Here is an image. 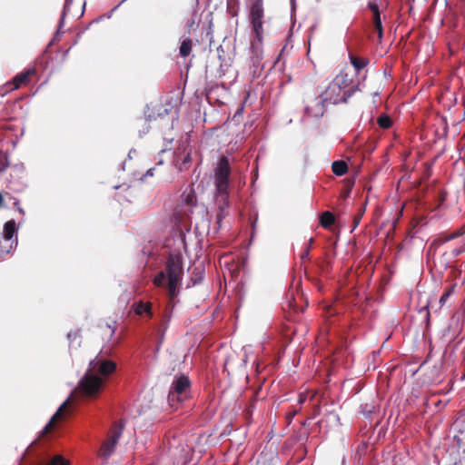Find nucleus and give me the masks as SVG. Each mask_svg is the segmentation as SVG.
<instances>
[{
  "instance_id": "obj_1",
  "label": "nucleus",
  "mask_w": 465,
  "mask_h": 465,
  "mask_svg": "<svg viewBox=\"0 0 465 465\" xmlns=\"http://www.w3.org/2000/svg\"><path fill=\"white\" fill-rule=\"evenodd\" d=\"M116 369V364L111 361L97 355L89 363V368L84 377L80 380L77 386V392L85 397L95 398L99 394L103 384L104 379L97 376V373L102 376H108L112 374Z\"/></svg>"
},
{
  "instance_id": "obj_2",
  "label": "nucleus",
  "mask_w": 465,
  "mask_h": 465,
  "mask_svg": "<svg viewBox=\"0 0 465 465\" xmlns=\"http://www.w3.org/2000/svg\"><path fill=\"white\" fill-rule=\"evenodd\" d=\"M230 175L229 159L222 156L213 169L214 200L220 211L217 214L218 223L223 219L224 212L230 205Z\"/></svg>"
},
{
  "instance_id": "obj_3",
  "label": "nucleus",
  "mask_w": 465,
  "mask_h": 465,
  "mask_svg": "<svg viewBox=\"0 0 465 465\" xmlns=\"http://www.w3.org/2000/svg\"><path fill=\"white\" fill-rule=\"evenodd\" d=\"M165 271L168 280V292L171 298L178 294V287L183 276V257L179 253L170 254L166 261Z\"/></svg>"
},
{
  "instance_id": "obj_4",
  "label": "nucleus",
  "mask_w": 465,
  "mask_h": 465,
  "mask_svg": "<svg viewBox=\"0 0 465 465\" xmlns=\"http://www.w3.org/2000/svg\"><path fill=\"white\" fill-rule=\"evenodd\" d=\"M191 397V381L184 374L175 375L168 394L169 404L178 408L179 404Z\"/></svg>"
},
{
  "instance_id": "obj_5",
  "label": "nucleus",
  "mask_w": 465,
  "mask_h": 465,
  "mask_svg": "<svg viewBox=\"0 0 465 465\" xmlns=\"http://www.w3.org/2000/svg\"><path fill=\"white\" fill-rule=\"evenodd\" d=\"M249 22L253 35L263 34L264 9L262 0H255L250 6Z\"/></svg>"
},
{
  "instance_id": "obj_6",
  "label": "nucleus",
  "mask_w": 465,
  "mask_h": 465,
  "mask_svg": "<svg viewBox=\"0 0 465 465\" xmlns=\"http://www.w3.org/2000/svg\"><path fill=\"white\" fill-rule=\"evenodd\" d=\"M124 425L119 422L114 425L108 439L102 444L100 456L107 460L114 451L118 440L122 435Z\"/></svg>"
},
{
  "instance_id": "obj_7",
  "label": "nucleus",
  "mask_w": 465,
  "mask_h": 465,
  "mask_svg": "<svg viewBox=\"0 0 465 465\" xmlns=\"http://www.w3.org/2000/svg\"><path fill=\"white\" fill-rule=\"evenodd\" d=\"M304 103L305 117L320 118L323 115L326 102L322 99L321 95L315 97H313L312 94L306 95Z\"/></svg>"
},
{
  "instance_id": "obj_8",
  "label": "nucleus",
  "mask_w": 465,
  "mask_h": 465,
  "mask_svg": "<svg viewBox=\"0 0 465 465\" xmlns=\"http://www.w3.org/2000/svg\"><path fill=\"white\" fill-rule=\"evenodd\" d=\"M321 96L326 104H338L341 103H346L350 94L348 92L340 91L336 84L330 83Z\"/></svg>"
},
{
  "instance_id": "obj_9",
  "label": "nucleus",
  "mask_w": 465,
  "mask_h": 465,
  "mask_svg": "<svg viewBox=\"0 0 465 465\" xmlns=\"http://www.w3.org/2000/svg\"><path fill=\"white\" fill-rule=\"evenodd\" d=\"M368 8L372 12V24H373L374 29L377 31L378 39H379V42L381 43L382 40V37H383V29H382V24H381L379 5L376 1L370 0L368 2Z\"/></svg>"
},
{
  "instance_id": "obj_10",
  "label": "nucleus",
  "mask_w": 465,
  "mask_h": 465,
  "mask_svg": "<svg viewBox=\"0 0 465 465\" xmlns=\"http://www.w3.org/2000/svg\"><path fill=\"white\" fill-rule=\"evenodd\" d=\"M182 203L185 207L184 213L189 215L193 213V209L196 206L197 196L195 192L190 188L186 189L182 194Z\"/></svg>"
},
{
  "instance_id": "obj_11",
  "label": "nucleus",
  "mask_w": 465,
  "mask_h": 465,
  "mask_svg": "<svg viewBox=\"0 0 465 465\" xmlns=\"http://www.w3.org/2000/svg\"><path fill=\"white\" fill-rule=\"evenodd\" d=\"M253 35V40L251 43V52L253 58H255L256 61H260L262 59V53L263 34H261L260 37L256 35Z\"/></svg>"
},
{
  "instance_id": "obj_12",
  "label": "nucleus",
  "mask_w": 465,
  "mask_h": 465,
  "mask_svg": "<svg viewBox=\"0 0 465 465\" xmlns=\"http://www.w3.org/2000/svg\"><path fill=\"white\" fill-rule=\"evenodd\" d=\"M35 73V70H26L25 72H22L20 73L19 74H17L14 80H13V84H14V87H12V89H17L19 88L22 84H25L28 82V79H29V76L31 74H33Z\"/></svg>"
},
{
  "instance_id": "obj_13",
  "label": "nucleus",
  "mask_w": 465,
  "mask_h": 465,
  "mask_svg": "<svg viewBox=\"0 0 465 465\" xmlns=\"http://www.w3.org/2000/svg\"><path fill=\"white\" fill-rule=\"evenodd\" d=\"M134 311L137 315H143V313H147L149 316H152L151 308L152 305L150 302H135L133 305Z\"/></svg>"
},
{
  "instance_id": "obj_14",
  "label": "nucleus",
  "mask_w": 465,
  "mask_h": 465,
  "mask_svg": "<svg viewBox=\"0 0 465 465\" xmlns=\"http://www.w3.org/2000/svg\"><path fill=\"white\" fill-rule=\"evenodd\" d=\"M351 64L354 67L357 73L362 70L369 63L368 59L358 57L352 54L349 55Z\"/></svg>"
},
{
  "instance_id": "obj_15",
  "label": "nucleus",
  "mask_w": 465,
  "mask_h": 465,
  "mask_svg": "<svg viewBox=\"0 0 465 465\" xmlns=\"http://www.w3.org/2000/svg\"><path fill=\"white\" fill-rule=\"evenodd\" d=\"M68 401H64L60 407L59 409L56 411V412L54 414V416L52 417V419L49 420V422L45 425V429H44V432L45 433H47L49 430H52V428L54 427L55 421L57 420H59L61 417H62V412H63V410L64 408L66 406Z\"/></svg>"
},
{
  "instance_id": "obj_16",
  "label": "nucleus",
  "mask_w": 465,
  "mask_h": 465,
  "mask_svg": "<svg viewBox=\"0 0 465 465\" xmlns=\"http://www.w3.org/2000/svg\"><path fill=\"white\" fill-rule=\"evenodd\" d=\"M334 215L329 211L323 212L320 216V223L325 229L330 228L334 223Z\"/></svg>"
},
{
  "instance_id": "obj_17",
  "label": "nucleus",
  "mask_w": 465,
  "mask_h": 465,
  "mask_svg": "<svg viewBox=\"0 0 465 465\" xmlns=\"http://www.w3.org/2000/svg\"><path fill=\"white\" fill-rule=\"evenodd\" d=\"M447 200V193L443 190V189H440L438 191L437 193V195H436V198H435V207H434V211H442L445 207H444V203L445 201Z\"/></svg>"
},
{
  "instance_id": "obj_18",
  "label": "nucleus",
  "mask_w": 465,
  "mask_h": 465,
  "mask_svg": "<svg viewBox=\"0 0 465 465\" xmlns=\"http://www.w3.org/2000/svg\"><path fill=\"white\" fill-rule=\"evenodd\" d=\"M331 170L337 176H341L347 173L348 165L344 161H335L332 163Z\"/></svg>"
},
{
  "instance_id": "obj_19",
  "label": "nucleus",
  "mask_w": 465,
  "mask_h": 465,
  "mask_svg": "<svg viewBox=\"0 0 465 465\" xmlns=\"http://www.w3.org/2000/svg\"><path fill=\"white\" fill-rule=\"evenodd\" d=\"M349 82L350 81L348 79V76L346 74H338L331 83L336 84L340 91L347 92L345 89L348 87Z\"/></svg>"
},
{
  "instance_id": "obj_20",
  "label": "nucleus",
  "mask_w": 465,
  "mask_h": 465,
  "mask_svg": "<svg viewBox=\"0 0 465 465\" xmlns=\"http://www.w3.org/2000/svg\"><path fill=\"white\" fill-rule=\"evenodd\" d=\"M15 221H8L4 225V238L5 240H11L15 233Z\"/></svg>"
},
{
  "instance_id": "obj_21",
  "label": "nucleus",
  "mask_w": 465,
  "mask_h": 465,
  "mask_svg": "<svg viewBox=\"0 0 465 465\" xmlns=\"http://www.w3.org/2000/svg\"><path fill=\"white\" fill-rule=\"evenodd\" d=\"M192 47H193V42L191 39L183 40L180 45V50H179L181 56L187 57L192 51Z\"/></svg>"
},
{
  "instance_id": "obj_22",
  "label": "nucleus",
  "mask_w": 465,
  "mask_h": 465,
  "mask_svg": "<svg viewBox=\"0 0 465 465\" xmlns=\"http://www.w3.org/2000/svg\"><path fill=\"white\" fill-rule=\"evenodd\" d=\"M455 288H456V283H453L449 287V289L446 292H443V294L441 295V297L440 298V301H439L440 308H441L442 306L445 305L449 297L454 293Z\"/></svg>"
},
{
  "instance_id": "obj_23",
  "label": "nucleus",
  "mask_w": 465,
  "mask_h": 465,
  "mask_svg": "<svg viewBox=\"0 0 465 465\" xmlns=\"http://www.w3.org/2000/svg\"><path fill=\"white\" fill-rule=\"evenodd\" d=\"M46 465H69V460L62 455H54Z\"/></svg>"
},
{
  "instance_id": "obj_24",
  "label": "nucleus",
  "mask_w": 465,
  "mask_h": 465,
  "mask_svg": "<svg viewBox=\"0 0 465 465\" xmlns=\"http://www.w3.org/2000/svg\"><path fill=\"white\" fill-rule=\"evenodd\" d=\"M377 123H378L379 126L383 128V129H388V128H390L391 126V120L386 114L381 115L378 118Z\"/></svg>"
},
{
  "instance_id": "obj_25",
  "label": "nucleus",
  "mask_w": 465,
  "mask_h": 465,
  "mask_svg": "<svg viewBox=\"0 0 465 465\" xmlns=\"http://www.w3.org/2000/svg\"><path fill=\"white\" fill-rule=\"evenodd\" d=\"M166 272H160L153 279V283L157 287L163 286L165 280H166Z\"/></svg>"
},
{
  "instance_id": "obj_26",
  "label": "nucleus",
  "mask_w": 465,
  "mask_h": 465,
  "mask_svg": "<svg viewBox=\"0 0 465 465\" xmlns=\"http://www.w3.org/2000/svg\"><path fill=\"white\" fill-rule=\"evenodd\" d=\"M191 162V155L190 153H186V155H184V157L183 158L182 160V163H179V159H177V165L179 166V169L182 171L183 170L186 165Z\"/></svg>"
},
{
  "instance_id": "obj_27",
  "label": "nucleus",
  "mask_w": 465,
  "mask_h": 465,
  "mask_svg": "<svg viewBox=\"0 0 465 465\" xmlns=\"http://www.w3.org/2000/svg\"><path fill=\"white\" fill-rule=\"evenodd\" d=\"M464 251H465V245H462L459 248H454L452 250V254H453V256L456 257V256H459L460 253H462Z\"/></svg>"
},
{
  "instance_id": "obj_28",
  "label": "nucleus",
  "mask_w": 465,
  "mask_h": 465,
  "mask_svg": "<svg viewBox=\"0 0 465 465\" xmlns=\"http://www.w3.org/2000/svg\"><path fill=\"white\" fill-rule=\"evenodd\" d=\"M362 213H359V214L354 216V218H353V228L352 229H355L359 225V223L361 222V219L362 217Z\"/></svg>"
},
{
  "instance_id": "obj_29",
  "label": "nucleus",
  "mask_w": 465,
  "mask_h": 465,
  "mask_svg": "<svg viewBox=\"0 0 465 465\" xmlns=\"http://www.w3.org/2000/svg\"><path fill=\"white\" fill-rule=\"evenodd\" d=\"M312 242H313V239L311 238L309 245L306 247L304 252L301 255L302 260H304V259H306L309 256L310 245L312 244Z\"/></svg>"
},
{
  "instance_id": "obj_30",
  "label": "nucleus",
  "mask_w": 465,
  "mask_h": 465,
  "mask_svg": "<svg viewBox=\"0 0 465 465\" xmlns=\"http://www.w3.org/2000/svg\"><path fill=\"white\" fill-rule=\"evenodd\" d=\"M306 401V395L303 393H301L299 395L298 402L299 404H302Z\"/></svg>"
},
{
  "instance_id": "obj_31",
  "label": "nucleus",
  "mask_w": 465,
  "mask_h": 465,
  "mask_svg": "<svg viewBox=\"0 0 465 465\" xmlns=\"http://www.w3.org/2000/svg\"><path fill=\"white\" fill-rule=\"evenodd\" d=\"M328 417H329L330 419H332V420H336V421H338V420H339V416H338L337 414L333 413V412L329 413Z\"/></svg>"
},
{
  "instance_id": "obj_32",
  "label": "nucleus",
  "mask_w": 465,
  "mask_h": 465,
  "mask_svg": "<svg viewBox=\"0 0 465 465\" xmlns=\"http://www.w3.org/2000/svg\"><path fill=\"white\" fill-rule=\"evenodd\" d=\"M460 233H458V232H457V233H452L450 236H449V237L447 238V240H452V239H455L456 237H458V236H460Z\"/></svg>"
},
{
  "instance_id": "obj_33",
  "label": "nucleus",
  "mask_w": 465,
  "mask_h": 465,
  "mask_svg": "<svg viewBox=\"0 0 465 465\" xmlns=\"http://www.w3.org/2000/svg\"><path fill=\"white\" fill-rule=\"evenodd\" d=\"M153 169H149L146 173V176H152L153 175Z\"/></svg>"
},
{
  "instance_id": "obj_34",
  "label": "nucleus",
  "mask_w": 465,
  "mask_h": 465,
  "mask_svg": "<svg viewBox=\"0 0 465 465\" xmlns=\"http://www.w3.org/2000/svg\"><path fill=\"white\" fill-rule=\"evenodd\" d=\"M64 14L63 15V16H62V18H61V20H60V26H61V25H63V23H64Z\"/></svg>"
},
{
  "instance_id": "obj_35",
  "label": "nucleus",
  "mask_w": 465,
  "mask_h": 465,
  "mask_svg": "<svg viewBox=\"0 0 465 465\" xmlns=\"http://www.w3.org/2000/svg\"><path fill=\"white\" fill-rule=\"evenodd\" d=\"M295 415H296V411H293V412H291V413H290V417H291V418L294 417Z\"/></svg>"
},
{
  "instance_id": "obj_36",
  "label": "nucleus",
  "mask_w": 465,
  "mask_h": 465,
  "mask_svg": "<svg viewBox=\"0 0 465 465\" xmlns=\"http://www.w3.org/2000/svg\"><path fill=\"white\" fill-rule=\"evenodd\" d=\"M110 334H111V335H114V329L110 331Z\"/></svg>"
},
{
  "instance_id": "obj_37",
  "label": "nucleus",
  "mask_w": 465,
  "mask_h": 465,
  "mask_svg": "<svg viewBox=\"0 0 465 465\" xmlns=\"http://www.w3.org/2000/svg\"><path fill=\"white\" fill-rule=\"evenodd\" d=\"M463 202L465 203V193L462 195Z\"/></svg>"
}]
</instances>
